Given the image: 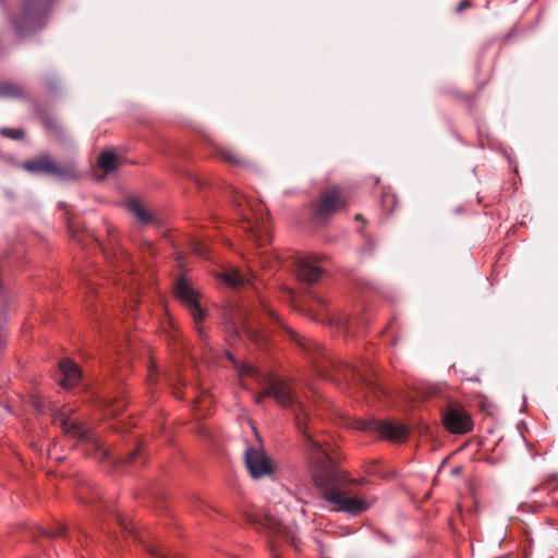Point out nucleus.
I'll list each match as a JSON object with an SVG mask.
<instances>
[{"mask_svg":"<svg viewBox=\"0 0 558 558\" xmlns=\"http://www.w3.org/2000/svg\"><path fill=\"white\" fill-rule=\"evenodd\" d=\"M317 364V369L320 376L329 378L336 383H349L351 377L357 374V369L355 366L347 363L335 362L328 357V365H319L317 361H314Z\"/></svg>","mask_w":558,"mask_h":558,"instance_id":"obj_10","label":"nucleus"},{"mask_svg":"<svg viewBox=\"0 0 558 558\" xmlns=\"http://www.w3.org/2000/svg\"><path fill=\"white\" fill-rule=\"evenodd\" d=\"M361 218H362V216H361V215H356V216H355V219H357V220H361Z\"/></svg>","mask_w":558,"mask_h":558,"instance_id":"obj_33","label":"nucleus"},{"mask_svg":"<svg viewBox=\"0 0 558 558\" xmlns=\"http://www.w3.org/2000/svg\"><path fill=\"white\" fill-rule=\"evenodd\" d=\"M270 316L276 320V323L280 327H282L287 331L291 339H293L304 351L322 357L325 355V348L320 343L299 336L294 330H292L281 322L279 315L270 313Z\"/></svg>","mask_w":558,"mask_h":558,"instance_id":"obj_11","label":"nucleus"},{"mask_svg":"<svg viewBox=\"0 0 558 558\" xmlns=\"http://www.w3.org/2000/svg\"><path fill=\"white\" fill-rule=\"evenodd\" d=\"M357 428L364 432H376L381 438L396 442L404 441L408 437V429L404 425L384 420H361L357 422Z\"/></svg>","mask_w":558,"mask_h":558,"instance_id":"obj_7","label":"nucleus"},{"mask_svg":"<svg viewBox=\"0 0 558 558\" xmlns=\"http://www.w3.org/2000/svg\"><path fill=\"white\" fill-rule=\"evenodd\" d=\"M245 465L253 478H262L274 473L271 460L262 446H248L244 452Z\"/></svg>","mask_w":558,"mask_h":558,"instance_id":"obj_8","label":"nucleus"},{"mask_svg":"<svg viewBox=\"0 0 558 558\" xmlns=\"http://www.w3.org/2000/svg\"><path fill=\"white\" fill-rule=\"evenodd\" d=\"M54 423L59 424L66 436L77 438L82 442L93 445L97 450H100L101 445L94 435V432L78 420H72L64 413L56 416Z\"/></svg>","mask_w":558,"mask_h":558,"instance_id":"obj_9","label":"nucleus"},{"mask_svg":"<svg viewBox=\"0 0 558 558\" xmlns=\"http://www.w3.org/2000/svg\"><path fill=\"white\" fill-rule=\"evenodd\" d=\"M0 97L2 98H21L23 97V89L13 83H0Z\"/></svg>","mask_w":558,"mask_h":558,"instance_id":"obj_18","label":"nucleus"},{"mask_svg":"<svg viewBox=\"0 0 558 558\" xmlns=\"http://www.w3.org/2000/svg\"><path fill=\"white\" fill-rule=\"evenodd\" d=\"M98 167L105 172H111L119 166V157L112 150H104L97 158Z\"/></svg>","mask_w":558,"mask_h":558,"instance_id":"obj_15","label":"nucleus"},{"mask_svg":"<svg viewBox=\"0 0 558 558\" xmlns=\"http://www.w3.org/2000/svg\"><path fill=\"white\" fill-rule=\"evenodd\" d=\"M146 550L151 558H175L166 551L161 545H149L146 547Z\"/></svg>","mask_w":558,"mask_h":558,"instance_id":"obj_20","label":"nucleus"},{"mask_svg":"<svg viewBox=\"0 0 558 558\" xmlns=\"http://www.w3.org/2000/svg\"><path fill=\"white\" fill-rule=\"evenodd\" d=\"M142 450L141 445H137L136 448H134L126 457L125 461L126 463H133L136 461V457L138 456L140 451Z\"/></svg>","mask_w":558,"mask_h":558,"instance_id":"obj_23","label":"nucleus"},{"mask_svg":"<svg viewBox=\"0 0 558 558\" xmlns=\"http://www.w3.org/2000/svg\"><path fill=\"white\" fill-rule=\"evenodd\" d=\"M22 168L33 174H44L61 180L76 178L75 169L58 166L48 155H40L31 160L24 161Z\"/></svg>","mask_w":558,"mask_h":558,"instance_id":"obj_5","label":"nucleus"},{"mask_svg":"<svg viewBox=\"0 0 558 558\" xmlns=\"http://www.w3.org/2000/svg\"><path fill=\"white\" fill-rule=\"evenodd\" d=\"M174 294L177 299L189 310L197 332L203 335L204 330L202 322L206 317V312L199 305L197 291L191 287L184 276L180 277L175 282Z\"/></svg>","mask_w":558,"mask_h":558,"instance_id":"obj_4","label":"nucleus"},{"mask_svg":"<svg viewBox=\"0 0 558 558\" xmlns=\"http://www.w3.org/2000/svg\"><path fill=\"white\" fill-rule=\"evenodd\" d=\"M264 397L274 398L283 409L292 410L298 429L304 437L303 446L308 456L313 482L332 510L352 515H359L368 510L371 504L366 499L349 496V486L353 481L338 466L316 437L310 413L305 405L296 400L290 384L280 377L269 376L266 379L264 393L256 397L255 402L260 403Z\"/></svg>","mask_w":558,"mask_h":558,"instance_id":"obj_1","label":"nucleus"},{"mask_svg":"<svg viewBox=\"0 0 558 558\" xmlns=\"http://www.w3.org/2000/svg\"><path fill=\"white\" fill-rule=\"evenodd\" d=\"M191 246H192V251H193L196 255H198V256H205V255H206V247H205V245L199 244V243H197V242H193V243L191 244Z\"/></svg>","mask_w":558,"mask_h":558,"instance_id":"obj_24","label":"nucleus"},{"mask_svg":"<svg viewBox=\"0 0 558 558\" xmlns=\"http://www.w3.org/2000/svg\"><path fill=\"white\" fill-rule=\"evenodd\" d=\"M44 128L47 130V136L62 137L65 135L62 126L53 118H46L43 121Z\"/></svg>","mask_w":558,"mask_h":558,"instance_id":"obj_19","label":"nucleus"},{"mask_svg":"<svg viewBox=\"0 0 558 558\" xmlns=\"http://www.w3.org/2000/svg\"><path fill=\"white\" fill-rule=\"evenodd\" d=\"M0 133L11 140H22L25 136L23 129L2 128Z\"/></svg>","mask_w":558,"mask_h":558,"instance_id":"obj_21","label":"nucleus"},{"mask_svg":"<svg viewBox=\"0 0 558 558\" xmlns=\"http://www.w3.org/2000/svg\"><path fill=\"white\" fill-rule=\"evenodd\" d=\"M216 150L219 157L226 162L238 166L245 165V158L231 149H227L225 147H217Z\"/></svg>","mask_w":558,"mask_h":558,"instance_id":"obj_16","label":"nucleus"},{"mask_svg":"<svg viewBox=\"0 0 558 558\" xmlns=\"http://www.w3.org/2000/svg\"><path fill=\"white\" fill-rule=\"evenodd\" d=\"M226 355H227L228 360H230L231 362H235L234 356L229 351L226 352Z\"/></svg>","mask_w":558,"mask_h":558,"instance_id":"obj_29","label":"nucleus"},{"mask_svg":"<svg viewBox=\"0 0 558 558\" xmlns=\"http://www.w3.org/2000/svg\"><path fill=\"white\" fill-rule=\"evenodd\" d=\"M349 198L338 185L324 189L317 201L311 204L313 218L316 221H325L340 210L347 208Z\"/></svg>","mask_w":558,"mask_h":558,"instance_id":"obj_3","label":"nucleus"},{"mask_svg":"<svg viewBox=\"0 0 558 558\" xmlns=\"http://www.w3.org/2000/svg\"><path fill=\"white\" fill-rule=\"evenodd\" d=\"M296 276L302 283L314 284L322 278L323 269L307 259H302L298 265Z\"/></svg>","mask_w":558,"mask_h":558,"instance_id":"obj_14","label":"nucleus"},{"mask_svg":"<svg viewBox=\"0 0 558 558\" xmlns=\"http://www.w3.org/2000/svg\"><path fill=\"white\" fill-rule=\"evenodd\" d=\"M240 373L242 375L255 376L258 375V369L254 365H247L240 369Z\"/></svg>","mask_w":558,"mask_h":558,"instance_id":"obj_25","label":"nucleus"},{"mask_svg":"<svg viewBox=\"0 0 558 558\" xmlns=\"http://www.w3.org/2000/svg\"><path fill=\"white\" fill-rule=\"evenodd\" d=\"M53 0H22L17 13L9 22L19 38L29 36L45 26Z\"/></svg>","mask_w":558,"mask_h":558,"instance_id":"obj_2","label":"nucleus"},{"mask_svg":"<svg viewBox=\"0 0 558 558\" xmlns=\"http://www.w3.org/2000/svg\"><path fill=\"white\" fill-rule=\"evenodd\" d=\"M248 225H250L253 235H257L259 230L255 229V227L252 225V222H248Z\"/></svg>","mask_w":558,"mask_h":558,"instance_id":"obj_28","label":"nucleus"},{"mask_svg":"<svg viewBox=\"0 0 558 558\" xmlns=\"http://www.w3.org/2000/svg\"><path fill=\"white\" fill-rule=\"evenodd\" d=\"M63 527H59L58 531H57V535H63Z\"/></svg>","mask_w":558,"mask_h":558,"instance_id":"obj_30","label":"nucleus"},{"mask_svg":"<svg viewBox=\"0 0 558 558\" xmlns=\"http://www.w3.org/2000/svg\"><path fill=\"white\" fill-rule=\"evenodd\" d=\"M125 209L132 214L136 220L142 225H149L155 222V216L149 211L142 201L136 196H130L124 202Z\"/></svg>","mask_w":558,"mask_h":558,"instance_id":"obj_13","label":"nucleus"},{"mask_svg":"<svg viewBox=\"0 0 558 558\" xmlns=\"http://www.w3.org/2000/svg\"><path fill=\"white\" fill-rule=\"evenodd\" d=\"M226 282L232 287H239L243 283V279L239 275H227Z\"/></svg>","mask_w":558,"mask_h":558,"instance_id":"obj_22","label":"nucleus"},{"mask_svg":"<svg viewBox=\"0 0 558 558\" xmlns=\"http://www.w3.org/2000/svg\"><path fill=\"white\" fill-rule=\"evenodd\" d=\"M269 523L270 527L278 534H282L287 542H290L295 548H299V539L294 535V533L286 531V527L280 523L275 521L274 519H266Z\"/></svg>","mask_w":558,"mask_h":558,"instance_id":"obj_17","label":"nucleus"},{"mask_svg":"<svg viewBox=\"0 0 558 558\" xmlns=\"http://www.w3.org/2000/svg\"><path fill=\"white\" fill-rule=\"evenodd\" d=\"M245 332H246V336H247L251 340L255 341V340L257 339V333H256L255 331H252V330H248V329H247V330H245Z\"/></svg>","mask_w":558,"mask_h":558,"instance_id":"obj_27","label":"nucleus"},{"mask_svg":"<svg viewBox=\"0 0 558 558\" xmlns=\"http://www.w3.org/2000/svg\"><path fill=\"white\" fill-rule=\"evenodd\" d=\"M470 7H471V1H470V0H462V1L458 4V7H457V9H456V12H457V13H461V12H463L465 9H468V8H470Z\"/></svg>","mask_w":558,"mask_h":558,"instance_id":"obj_26","label":"nucleus"},{"mask_svg":"<svg viewBox=\"0 0 558 558\" xmlns=\"http://www.w3.org/2000/svg\"><path fill=\"white\" fill-rule=\"evenodd\" d=\"M59 371L61 373L59 384L65 389L72 388L75 385H77L82 376V371L78 367V365L70 359H63L62 361H60Z\"/></svg>","mask_w":558,"mask_h":558,"instance_id":"obj_12","label":"nucleus"},{"mask_svg":"<svg viewBox=\"0 0 558 558\" xmlns=\"http://www.w3.org/2000/svg\"><path fill=\"white\" fill-rule=\"evenodd\" d=\"M444 427L451 434H466L473 429L471 414L460 403H449L441 410Z\"/></svg>","mask_w":558,"mask_h":558,"instance_id":"obj_6","label":"nucleus"},{"mask_svg":"<svg viewBox=\"0 0 558 558\" xmlns=\"http://www.w3.org/2000/svg\"><path fill=\"white\" fill-rule=\"evenodd\" d=\"M233 335L238 337V336H240V331H239V330H236V329H234V330L232 331V333H231V337H233Z\"/></svg>","mask_w":558,"mask_h":558,"instance_id":"obj_31","label":"nucleus"},{"mask_svg":"<svg viewBox=\"0 0 558 558\" xmlns=\"http://www.w3.org/2000/svg\"><path fill=\"white\" fill-rule=\"evenodd\" d=\"M101 454L104 458H107L109 456V453L106 450H104Z\"/></svg>","mask_w":558,"mask_h":558,"instance_id":"obj_32","label":"nucleus"}]
</instances>
